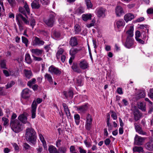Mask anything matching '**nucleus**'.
Segmentation results:
<instances>
[{"mask_svg": "<svg viewBox=\"0 0 153 153\" xmlns=\"http://www.w3.org/2000/svg\"><path fill=\"white\" fill-rule=\"evenodd\" d=\"M79 50L76 48H72L70 51V54L71 56H74L75 57V55L76 54Z\"/></svg>", "mask_w": 153, "mask_h": 153, "instance_id": "27", "label": "nucleus"}, {"mask_svg": "<svg viewBox=\"0 0 153 153\" xmlns=\"http://www.w3.org/2000/svg\"><path fill=\"white\" fill-rule=\"evenodd\" d=\"M134 43V39L131 37H127L124 46L127 48H130L132 47Z\"/></svg>", "mask_w": 153, "mask_h": 153, "instance_id": "7", "label": "nucleus"}, {"mask_svg": "<svg viewBox=\"0 0 153 153\" xmlns=\"http://www.w3.org/2000/svg\"><path fill=\"white\" fill-rule=\"evenodd\" d=\"M16 19L17 21H19L21 23H22L21 21V19H22L25 24L29 25V21L27 19L25 18L24 17L22 14L20 13L16 15Z\"/></svg>", "mask_w": 153, "mask_h": 153, "instance_id": "9", "label": "nucleus"}, {"mask_svg": "<svg viewBox=\"0 0 153 153\" xmlns=\"http://www.w3.org/2000/svg\"><path fill=\"white\" fill-rule=\"evenodd\" d=\"M133 150L134 152H137L139 153L143 151V149L141 146H135L133 148Z\"/></svg>", "mask_w": 153, "mask_h": 153, "instance_id": "36", "label": "nucleus"}, {"mask_svg": "<svg viewBox=\"0 0 153 153\" xmlns=\"http://www.w3.org/2000/svg\"><path fill=\"white\" fill-rule=\"evenodd\" d=\"M17 116L16 114L13 113L11 116L10 122H11V121L14 122L16 121V120H15Z\"/></svg>", "mask_w": 153, "mask_h": 153, "instance_id": "48", "label": "nucleus"}, {"mask_svg": "<svg viewBox=\"0 0 153 153\" xmlns=\"http://www.w3.org/2000/svg\"><path fill=\"white\" fill-rule=\"evenodd\" d=\"M76 12L79 14H81L84 12V9L82 7H80L77 9Z\"/></svg>", "mask_w": 153, "mask_h": 153, "instance_id": "49", "label": "nucleus"}, {"mask_svg": "<svg viewBox=\"0 0 153 153\" xmlns=\"http://www.w3.org/2000/svg\"><path fill=\"white\" fill-rule=\"evenodd\" d=\"M64 54V50L62 48H60L58 50L56 53V57L57 59H59L60 58V56Z\"/></svg>", "mask_w": 153, "mask_h": 153, "instance_id": "35", "label": "nucleus"}, {"mask_svg": "<svg viewBox=\"0 0 153 153\" xmlns=\"http://www.w3.org/2000/svg\"><path fill=\"white\" fill-rule=\"evenodd\" d=\"M36 82V79L33 78L29 81L27 83V85L30 87L31 88L33 84H35Z\"/></svg>", "mask_w": 153, "mask_h": 153, "instance_id": "38", "label": "nucleus"}, {"mask_svg": "<svg viewBox=\"0 0 153 153\" xmlns=\"http://www.w3.org/2000/svg\"><path fill=\"white\" fill-rule=\"evenodd\" d=\"M79 65V67L82 69L85 70L89 67L88 63L85 60H81Z\"/></svg>", "mask_w": 153, "mask_h": 153, "instance_id": "14", "label": "nucleus"}, {"mask_svg": "<svg viewBox=\"0 0 153 153\" xmlns=\"http://www.w3.org/2000/svg\"><path fill=\"white\" fill-rule=\"evenodd\" d=\"M0 65L1 68L7 69L6 64L4 60H3L1 61Z\"/></svg>", "mask_w": 153, "mask_h": 153, "instance_id": "51", "label": "nucleus"}, {"mask_svg": "<svg viewBox=\"0 0 153 153\" xmlns=\"http://www.w3.org/2000/svg\"><path fill=\"white\" fill-rule=\"evenodd\" d=\"M92 16L91 14H83L82 15V18L83 20L86 21L89 19H91Z\"/></svg>", "mask_w": 153, "mask_h": 153, "instance_id": "28", "label": "nucleus"}, {"mask_svg": "<svg viewBox=\"0 0 153 153\" xmlns=\"http://www.w3.org/2000/svg\"><path fill=\"white\" fill-rule=\"evenodd\" d=\"M48 150L50 153H58V150L56 148L52 145L49 146Z\"/></svg>", "mask_w": 153, "mask_h": 153, "instance_id": "31", "label": "nucleus"}, {"mask_svg": "<svg viewBox=\"0 0 153 153\" xmlns=\"http://www.w3.org/2000/svg\"><path fill=\"white\" fill-rule=\"evenodd\" d=\"M116 23L117 27L118 28L123 27L125 24V22L122 19L116 21Z\"/></svg>", "mask_w": 153, "mask_h": 153, "instance_id": "23", "label": "nucleus"}, {"mask_svg": "<svg viewBox=\"0 0 153 153\" xmlns=\"http://www.w3.org/2000/svg\"><path fill=\"white\" fill-rule=\"evenodd\" d=\"M134 125L135 129L137 132L140 134L143 135H145L146 134V133L143 131L142 128L137 123H134Z\"/></svg>", "mask_w": 153, "mask_h": 153, "instance_id": "12", "label": "nucleus"}, {"mask_svg": "<svg viewBox=\"0 0 153 153\" xmlns=\"http://www.w3.org/2000/svg\"><path fill=\"white\" fill-rule=\"evenodd\" d=\"M13 122L11 121L10 122L11 127L12 130L16 132H18L21 131V125L18 120Z\"/></svg>", "mask_w": 153, "mask_h": 153, "instance_id": "3", "label": "nucleus"}, {"mask_svg": "<svg viewBox=\"0 0 153 153\" xmlns=\"http://www.w3.org/2000/svg\"><path fill=\"white\" fill-rule=\"evenodd\" d=\"M76 108L77 111L80 113H84L88 110V107L86 105L77 106Z\"/></svg>", "mask_w": 153, "mask_h": 153, "instance_id": "17", "label": "nucleus"}, {"mask_svg": "<svg viewBox=\"0 0 153 153\" xmlns=\"http://www.w3.org/2000/svg\"><path fill=\"white\" fill-rule=\"evenodd\" d=\"M44 42L39 38L35 37L33 42V45H38L40 46L44 44Z\"/></svg>", "mask_w": 153, "mask_h": 153, "instance_id": "15", "label": "nucleus"}, {"mask_svg": "<svg viewBox=\"0 0 153 153\" xmlns=\"http://www.w3.org/2000/svg\"><path fill=\"white\" fill-rule=\"evenodd\" d=\"M33 56H41L43 52L42 49H40L38 48L33 49L30 50Z\"/></svg>", "mask_w": 153, "mask_h": 153, "instance_id": "10", "label": "nucleus"}, {"mask_svg": "<svg viewBox=\"0 0 153 153\" xmlns=\"http://www.w3.org/2000/svg\"><path fill=\"white\" fill-rule=\"evenodd\" d=\"M111 117L114 120H116L117 118V117L116 115V113L113 111H111Z\"/></svg>", "mask_w": 153, "mask_h": 153, "instance_id": "59", "label": "nucleus"}, {"mask_svg": "<svg viewBox=\"0 0 153 153\" xmlns=\"http://www.w3.org/2000/svg\"><path fill=\"white\" fill-rule=\"evenodd\" d=\"M70 44L72 46H76L78 44L76 38L75 37H72L70 42Z\"/></svg>", "mask_w": 153, "mask_h": 153, "instance_id": "26", "label": "nucleus"}, {"mask_svg": "<svg viewBox=\"0 0 153 153\" xmlns=\"http://www.w3.org/2000/svg\"><path fill=\"white\" fill-rule=\"evenodd\" d=\"M146 12L148 14H153V8H150L148 9Z\"/></svg>", "mask_w": 153, "mask_h": 153, "instance_id": "62", "label": "nucleus"}, {"mask_svg": "<svg viewBox=\"0 0 153 153\" xmlns=\"http://www.w3.org/2000/svg\"><path fill=\"white\" fill-rule=\"evenodd\" d=\"M145 138L136 135L134 138V143L138 146L142 145L145 140Z\"/></svg>", "mask_w": 153, "mask_h": 153, "instance_id": "4", "label": "nucleus"}, {"mask_svg": "<svg viewBox=\"0 0 153 153\" xmlns=\"http://www.w3.org/2000/svg\"><path fill=\"white\" fill-rule=\"evenodd\" d=\"M37 104L36 101L34 100L31 105V113L32 114V118H34L36 117V109Z\"/></svg>", "mask_w": 153, "mask_h": 153, "instance_id": "11", "label": "nucleus"}, {"mask_svg": "<svg viewBox=\"0 0 153 153\" xmlns=\"http://www.w3.org/2000/svg\"><path fill=\"white\" fill-rule=\"evenodd\" d=\"M19 11L24 15L25 16H26V11L22 7H20L19 8Z\"/></svg>", "mask_w": 153, "mask_h": 153, "instance_id": "50", "label": "nucleus"}, {"mask_svg": "<svg viewBox=\"0 0 153 153\" xmlns=\"http://www.w3.org/2000/svg\"><path fill=\"white\" fill-rule=\"evenodd\" d=\"M15 83L14 81H11L10 82L8 83L6 85L7 88H8L11 87Z\"/></svg>", "mask_w": 153, "mask_h": 153, "instance_id": "56", "label": "nucleus"}, {"mask_svg": "<svg viewBox=\"0 0 153 153\" xmlns=\"http://www.w3.org/2000/svg\"><path fill=\"white\" fill-rule=\"evenodd\" d=\"M30 91L27 88L24 89L21 93L22 97L24 99H27L30 97Z\"/></svg>", "mask_w": 153, "mask_h": 153, "instance_id": "13", "label": "nucleus"}, {"mask_svg": "<svg viewBox=\"0 0 153 153\" xmlns=\"http://www.w3.org/2000/svg\"><path fill=\"white\" fill-rule=\"evenodd\" d=\"M106 10L103 8H98L96 10V14L99 17H104L105 16Z\"/></svg>", "mask_w": 153, "mask_h": 153, "instance_id": "8", "label": "nucleus"}, {"mask_svg": "<svg viewBox=\"0 0 153 153\" xmlns=\"http://www.w3.org/2000/svg\"><path fill=\"white\" fill-rule=\"evenodd\" d=\"M92 121V119L91 115L89 114H88L86 117V123L91 124Z\"/></svg>", "mask_w": 153, "mask_h": 153, "instance_id": "42", "label": "nucleus"}, {"mask_svg": "<svg viewBox=\"0 0 153 153\" xmlns=\"http://www.w3.org/2000/svg\"><path fill=\"white\" fill-rule=\"evenodd\" d=\"M70 152L71 153L74 152L75 151V149L74 146H71L70 149Z\"/></svg>", "mask_w": 153, "mask_h": 153, "instance_id": "64", "label": "nucleus"}, {"mask_svg": "<svg viewBox=\"0 0 153 153\" xmlns=\"http://www.w3.org/2000/svg\"><path fill=\"white\" fill-rule=\"evenodd\" d=\"M63 94L67 98L68 97L72 98L74 95L73 92L71 90L69 91L68 92L64 91Z\"/></svg>", "mask_w": 153, "mask_h": 153, "instance_id": "25", "label": "nucleus"}, {"mask_svg": "<svg viewBox=\"0 0 153 153\" xmlns=\"http://www.w3.org/2000/svg\"><path fill=\"white\" fill-rule=\"evenodd\" d=\"M74 31L75 34H79L81 31L80 26L78 24H76L74 26Z\"/></svg>", "mask_w": 153, "mask_h": 153, "instance_id": "34", "label": "nucleus"}, {"mask_svg": "<svg viewBox=\"0 0 153 153\" xmlns=\"http://www.w3.org/2000/svg\"><path fill=\"white\" fill-rule=\"evenodd\" d=\"M138 106L139 108L142 111H145L146 110V104L142 102H140L138 103Z\"/></svg>", "mask_w": 153, "mask_h": 153, "instance_id": "29", "label": "nucleus"}, {"mask_svg": "<svg viewBox=\"0 0 153 153\" xmlns=\"http://www.w3.org/2000/svg\"><path fill=\"white\" fill-rule=\"evenodd\" d=\"M36 134L35 131L32 128H27L26 130V139L33 145L36 142Z\"/></svg>", "mask_w": 153, "mask_h": 153, "instance_id": "1", "label": "nucleus"}, {"mask_svg": "<svg viewBox=\"0 0 153 153\" xmlns=\"http://www.w3.org/2000/svg\"><path fill=\"white\" fill-rule=\"evenodd\" d=\"M73 70L75 72L78 73H80L81 72V70L77 67L76 64H74L72 67Z\"/></svg>", "mask_w": 153, "mask_h": 153, "instance_id": "37", "label": "nucleus"}, {"mask_svg": "<svg viewBox=\"0 0 153 153\" xmlns=\"http://www.w3.org/2000/svg\"><path fill=\"white\" fill-rule=\"evenodd\" d=\"M17 24L19 26V29L20 31H22L23 29V23H21L19 21H17Z\"/></svg>", "mask_w": 153, "mask_h": 153, "instance_id": "54", "label": "nucleus"}, {"mask_svg": "<svg viewBox=\"0 0 153 153\" xmlns=\"http://www.w3.org/2000/svg\"><path fill=\"white\" fill-rule=\"evenodd\" d=\"M2 120L3 122V125L6 126H7L8 125L9 120L8 119L4 117L2 118Z\"/></svg>", "mask_w": 153, "mask_h": 153, "instance_id": "43", "label": "nucleus"}, {"mask_svg": "<svg viewBox=\"0 0 153 153\" xmlns=\"http://www.w3.org/2000/svg\"><path fill=\"white\" fill-rule=\"evenodd\" d=\"M75 84L77 86H81L83 84V78L81 76H78L76 79Z\"/></svg>", "mask_w": 153, "mask_h": 153, "instance_id": "20", "label": "nucleus"}, {"mask_svg": "<svg viewBox=\"0 0 153 153\" xmlns=\"http://www.w3.org/2000/svg\"><path fill=\"white\" fill-rule=\"evenodd\" d=\"M134 27L133 25H130L129 30L126 32L127 37L132 38L133 36Z\"/></svg>", "mask_w": 153, "mask_h": 153, "instance_id": "21", "label": "nucleus"}, {"mask_svg": "<svg viewBox=\"0 0 153 153\" xmlns=\"http://www.w3.org/2000/svg\"><path fill=\"white\" fill-rule=\"evenodd\" d=\"M115 13L117 16H120L123 13H124V11L121 6H117L115 9Z\"/></svg>", "mask_w": 153, "mask_h": 153, "instance_id": "16", "label": "nucleus"}, {"mask_svg": "<svg viewBox=\"0 0 153 153\" xmlns=\"http://www.w3.org/2000/svg\"><path fill=\"white\" fill-rule=\"evenodd\" d=\"M39 136L40 140L42 143L44 147L45 148V147L46 146V142L43 136H42V135L41 134H39Z\"/></svg>", "mask_w": 153, "mask_h": 153, "instance_id": "39", "label": "nucleus"}, {"mask_svg": "<svg viewBox=\"0 0 153 153\" xmlns=\"http://www.w3.org/2000/svg\"><path fill=\"white\" fill-rule=\"evenodd\" d=\"M27 114L26 113L20 115L18 117V119L22 123L25 124L27 123L30 126L31 124L29 122H27Z\"/></svg>", "mask_w": 153, "mask_h": 153, "instance_id": "6", "label": "nucleus"}, {"mask_svg": "<svg viewBox=\"0 0 153 153\" xmlns=\"http://www.w3.org/2000/svg\"><path fill=\"white\" fill-rule=\"evenodd\" d=\"M134 18V16L133 14L131 13H127L124 16V19L126 22H128L129 21H131Z\"/></svg>", "mask_w": 153, "mask_h": 153, "instance_id": "19", "label": "nucleus"}, {"mask_svg": "<svg viewBox=\"0 0 153 153\" xmlns=\"http://www.w3.org/2000/svg\"><path fill=\"white\" fill-rule=\"evenodd\" d=\"M145 147L148 150L153 151V141H151L147 143L145 145Z\"/></svg>", "mask_w": 153, "mask_h": 153, "instance_id": "24", "label": "nucleus"}, {"mask_svg": "<svg viewBox=\"0 0 153 153\" xmlns=\"http://www.w3.org/2000/svg\"><path fill=\"white\" fill-rule=\"evenodd\" d=\"M12 145L13 148H14V150L16 151H19V147L18 145L15 143H12Z\"/></svg>", "mask_w": 153, "mask_h": 153, "instance_id": "60", "label": "nucleus"}, {"mask_svg": "<svg viewBox=\"0 0 153 153\" xmlns=\"http://www.w3.org/2000/svg\"><path fill=\"white\" fill-rule=\"evenodd\" d=\"M24 72L25 76L27 79H30L33 76L32 72L31 70H27V69H24Z\"/></svg>", "mask_w": 153, "mask_h": 153, "instance_id": "18", "label": "nucleus"}, {"mask_svg": "<svg viewBox=\"0 0 153 153\" xmlns=\"http://www.w3.org/2000/svg\"><path fill=\"white\" fill-rule=\"evenodd\" d=\"M36 22L34 19L32 18L30 20V25L33 28L35 25Z\"/></svg>", "mask_w": 153, "mask_h": 153, "instance_id": "52", "label": "nucleus"}, {"mask_svg": "<svg viewBox=\"0 0 153 153\" xmlns=\"http://www.w3.org/2000/svg\"><path fill=\"white\" fill-rule=\"evenodd\" d=\"M31 6L33 9H39L40 5L38 2L33 1L31 4Z\"/></svg>", "mask_w": 153, "mask_h": 153, "instance_id": "33", "label": "nucleus"}, {"mask_svg": "<svg viewBox=\"0 0 153 153\" xmlns=\"http://www.w3.org/2000/svg\"><path fill=\"white\" fill-rule=\"evenodd\" d=\"M53 33L54 36L58 38L60 37V33L59 32L56 31H54Z\"/></svg>", "mask_w": 153, "mask_h": 153, "instance_id": "58", "label": "nucleus"}, {"mask_svg": "<svg viewBox=\"0 0 153 153\" xmlns=\"http://www.w3.org/2000/svg\"><path fill=\"white\" fill-rule=\"evenodd\" d=\"M22 42L25 44L26 47H27L28 44L29 43V41L28 39L24 36L22 37Z\"/></svg>", "mask_w": 153, "mask_h": 153, "instance_id": "41", "label": "nucleus"}, {"mask_svg": "<svg viewBox=\"0 0 153 153\" xmlns=\"http://www.w3.org/2000/svg\"><path fill=\"white\" fill-rule=\"evenodd\" d=\"M45 79L47 80L51 84L53 83V79L51 76L49 74H46L45 75Z\"/></svg>", "mask_w": 153, "mask_h": 153, "instance_id": "32", "label": "nucleus"}, {"mask_svg": "<svg viewBox=\"0 0 153 153\" xmlns=\"http://www.w3.org/2000/svg\"><path fill=\"white\" fill-rule=\"evenodd\" d=\"M85 3L88 8L92 7L93 5L90 0H85Z\"/></svg>", "mask_w": 153, "mask_h": 153, "instance_id": "46", "label": "nucleus"}, {"mask_svg": "<svg viewBox=\"0 0 153 153\" xmlns=\"http://www.w3.org/2000/svg\"><path fill=\"white\" fill-rule=\"evenodd\" d=\"M25 60L26 62L28 64H30L32 62V60L31 58L30 55L28 53L25 54Z\"/></svg>", "mask_w": 153, "mask_h": 153, "instance_id": "30", "label": "nucleus"}, {"mask_svg": "<svg viewBox=\"0 0 153 153\" xmlns=\"http://www.w3.org/2000/svg\"><path fill=\"white\" fill-rule=\"evenodd\" d=\"M24 7L26 11L27 12V13H30V10L28 5L27 4V3L26 2L25 3H24Z\"/></svg>", "mask_w": 153, "mask_h": 153, "instance_id": "47", "label": "nucleus"}, {"mask_svg": "<svg viewBox=\"0 0 153 153\" xmlns=\"http://www.w3.org/2000/svg\"><path fill=\"white\" fill-rule=\"evenodd\" d=\"M48 71L52 74L59 75L61 73V70L53 65L50 66L48 68Z\"/></svg>", "mask_w": 153, "mask_h": 153, "instance_id": "5", "label": "nucleus"}, {"mask_svg": "<svg viewBox=\"0 0 153 153\" xmlns=\"http://www.w3.org/2000/svg\"><path fill=\"white\" fill-rule=\"evenodd\" d=\"M107 125L108 127V131H110L112 130V126L111 125V124L110 123V122L107 123Z\"/></svg>", "mask_w": 153, "mask_h": 153, "instance_id": "63", "label": "nucleus"}, {"mask_svg": "<svg viewBox=\"0 0 153 153\" xmlns=\"http://www.w3.org/2000/svg\"><path fill=\"white\" fill-rule=\"evenodd\" d=\"M74 118L76 124L78 125L79 123V115L78 114H76L74 116Z\"/></svg>", "mask_w": 153, "mask_h": 153, "instance_id": "44", "label": "nucleus"}, {"mask_svg": "<svg viewBox=\"0 0 153 153\" xmlns=\"http://www.w3.org/2000/svg\"><path fill=\"white\" fill-rule=\"evenodd\" d=\"M67 150V148L65 147H60L58 149V153H65Z\"/></svg>", "mask_w": 153, "mask_h": 153, "instance_id": "40", "label": "nucleus"}, {"mask_svg": "<svg viewBox=\"0 0 153 153\" xmlns=\"http://www.w3.org/2000/svg\"><path fill=\"white\" fill-rule=\"evenodd\" d=\"M148 95L150 98L153 100V88L151 89L150 90V92L148 93Z\"/></svg>", "mask_w": 153, "mask_h": 153, "instance_id": "57", "label": "nucleus"}, {"mask_svg": "<svg viewBox=\"0 0 153 153\" xmlns=\"http://www.w3.org/2000/svg\"><path fill=\"white\" fill-rule=\"evenodd\" d=\"M95 23V20L94 19H92L90 23H88L86 25V27L88 28L93 26Z\"/></svg>", "mask_w": 153, "mask_h": 153, "instance_id": "45", "label": "nucleus"}, {"mask_svg": "<svg viewBox=\"0 0 153 153\" xmlns=\"http://www.w3.org/2000/svg\"><path fill=\"white\" fill-rule=\"evenodd\" d=\"M134 115L135 120L137 121L140 119L142 115L138 110H137L134 112Z\"/></svg>", "mask_w": 153, "mask_h": 153, "instance_id": "22", "label": "nucleus"}, {"mask_svg": "<svg viewBox=\"0 0 153 153\" xmlns=\"http://www.w3.org/2000/svg\"><path fill=\"white\" fill-rule=\"evenodd\" d=\"M56 16L55 13L51 12L50 13L48 19H44V22L48 26L53 27L55 21Z\"/></svg>", "mask_w": 153, "mask_h": 153, "instance_id": "2", "label": "nucleus"}, {"mask_svg": "<svg viewBox=\"0 0 153 153\" xmlns=\"http://www.w3.org/2000/svg\"><path fill=\"white\" fill-rule=\"evenodd\" d=\"M141 36L140 32L139 30H137L135 33V39L139 38Z\"/></svg>", "mask_w": 153, "mask_h": 153, "instance_id": "61", "label": "nucleus"}, {"mask_svg": "<svg viewBox=\"0 0 153 153\" xmlns=\"http://www.w3.org/2000/svg\"><path fill=\"white\" fill-rule=\"evenodd\" d=\"M10 4L12 6H14L16 4L15 0H7Z\"/></svg>", "mask_w": 153, "mask_h": 153, "instance_id": "55", "label": "nucleus"}, {"mask_svg": "<svg viewBox=\"0 0 153 153\" xmlns=\"http://www.w3.org/2000/svg\"><path fill=\"white\" fill-rule=\"evenodd\" d=\"M145 95V94L144 91H141L138 94V97L139 98L144 97Z\"/></svg>", "mask_w": 153, "mask_h": 153, "instance_id": "53", "label": "nucleus"}]
</instances>
